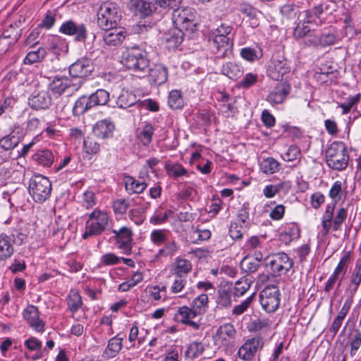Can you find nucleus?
<instances>
[{
    "mask_svg": "<svg viewBox=\"0 0 361 361\" xmlns=\"http://www.w3.org/2000/svg\"><path fill=\"white\" fill-rule=\"evenodd\" d=\"M121 63L126 69L137 74H145L149 70L147 53L137 47L126 49L122 54Z\"/></svg>",
    "mask_w": 361,
    "mask_h": 361,
    "instance_id": "1",
    "label": "nucleus"
},
{
    "mask_svg": "<svg viewBox=\"0 0 361 361\" xmlns=\"http://www.w3.org/2000/svg\"><path fill=\"white\" fill-rule=\"evenodd\" d=\"M327 166L337 171H343L348 164L349 155L345 145L341 142H332L326 149Z\"/></svg>",
    "mask_w": 361,
    "mask_h": 361,
    "instance_id": "2",
    "label": "nucleus"
},
{
    "mask_svg": "<svg viewBox=\"0 0 361 361\" xmlns=\"http://www.w3.org/2000/svg\"><path fill=\"white\" fill-rule=\"evenodd\" d=\"M121 18L119 8L114 2L103 3L97 11V23L102 30H109L118 26Z\"/></svg>",
    "mask_w": 361,
    "mask_h": 361,
    "instance_id": "3",
    "label": "nucleus"
},
{
    "mask_svg": "<svg viewBox=\"0 0 361 361\" xmlns=\"http://www.w3.org/2000/svg\"><path fill=\"white\" fill-rule=\"evenodd\" d=\"M233 28L229 25L221 24L214 30L212 35V45L216 49L214 53L220 57L226 56L231 53L233 47V39L229 36Z\"/></svg>",
    "mask_w": 361,
    "mask_h": 361,
    "instance_id": "4",
    "label": "nucleus"
},
{
    "mask_svg": "<svg viewBox=\"0 0 361 361\" xmlns=\"http://www.w3.org/2000/svg\"><path fill=\"white\" fill-rule=\"evenodd\" d=\"M109 221V216L106 212L99 209L94 210L88 215L82 238L101 235L106 229Z\"/></svg>",
    "mask_w": 361,
    "mask_h": 361,
    "instance_id": "5",
    "label": "nucleus"
},
{
    "mask_svg": "<svg viewBox=\"0 0 361 361\" xmlns=\"http://www.w3.org/2000/svg\"><path fill=\"white\" fill-rule=\"evenodd\" d=\"M197 16L191 7H178L173 11L172 21L177 29L193 32L197 25Z\"/></svg>",
    "mask_w": 361,
    "mask_h": 361,
    "instance_id": "6",
    "label": "nucleus"
},
{
    "mask_svg": "<svg viewBox=\"0 0 361 361\" xmlns=\"http://www.w3.org/2000/svg\"><path fill=\"white\" fill-rule=\"evenodd\" d=\"M28 191L36 202H44L50 197L51 183L47 177L35 175L30 180Z\"/></svg>",
    "mask_w": 361,
    "mask_h": 361,
    "instance_id": "7",
    "label": "nucleus"
},
{
    "mask_svg": "<svg viewBox=\"0 0 361 361\" xmlns=\"http://www.w3.org/2000/svg\"><path fill=\"white\" fill-rule=\"evenodd\" d=\"M259 302L266 312H275L280 304V291L279 288L274 285L265 287L260 292Z\"/></svg>",
    "mask_w": 361,
    "mask_h": 361,
    "instance_id": "8",
    "label": "nucleus"
},
{
    "mask_svg": "<svg viewBox=\"0 0 361 361\" xmlns=\"http://www.w3.org/2000/svg\"><path fill=\"white\" fill-rule=\"evenodd\" d=\"M290 72V66L282 54L273 55L267 68L269 77L274 80H281L284 75Z\"/></svg>",
    "mask_w": 361,
    "mask_h": 361,
    "instance_id": "9",
    "label": "nucleus"
},
{
    "mask_svg": "<svg viewBox=\"0 0 361 361\" xmlns=\"http://www.w3.org/2000/svg\"><path fill=\"white\" fill-rule=\"evenodd\" d=\"M267 266L269 267L273 274H286L293 267V261L284 252L277 253L267 258Z\"/></svg>",
    "mask_w": 361,
    "mask_h": 361,
    "instance_id": "10",
    "label": "nucleus"
},
{
    "mask_svg": "<svg viewBox=\"0 0 361 361\" xmlns=\"http://www.w3.org/2000/svg\"><path fill=\"white\" fill-rule=\"evenodd\" d=\"M62 128L63 126L59 124V122H54L45 125L44 121L32 118L27 121L26 130L27 133L36 134V135H41L44 130L48 135H54L61 133Z\"/></svg>",
    "mask_w": 361,
    "mask_h": 361,
    "instance_id": "11",
    "label": "nucleus"
},
{
    "mask_svg": "<svg viewBox=\"0 0 361 361\" xmlns=\"http://www.w3.org/2000/svg\"><path fill=\"white\" fill-rule=\"evenodd\" d=\"M59 32L66 35L74 36L77 42H84L87 37V30L85 24L72 20L64 22L59 27Z\"/></svg>",
    "mask_w": 361,
    "mask_h": 361,
    "instance_id": "12",
    "label": "nucleus"
},
{
    "mask_svg": "<svg viewBox=\"0 0 361 361\" xmlns=\"http://www.w3.org/2000/svg\"><path fill=\"white\" fill-rule=\"evenodd\" d=\"M236 331L233 324L227 323L220 326L216 333L215 342L220 347L228 348L234 345Z\"/></svg>",
    "mask_w": 361,
    "mask_h": 361,
    "instance_id": "13",
    "label": "nucleus"
},
{
    "mask_svg": "<svg viewBox=\"0 0 361 361\" xmlns=\"http://www.w3.org/2000/svg\"><path fill=\"white\" fill-rule=\"evenodd\" d=\"M263 347V342L260 338L255 337L247 340L239 348L238 355L245 361H251L254 359L256 353Z\"/></svg>",
    "mask_w": 361,
    "mask_h": 361,
    "instance_id": "14",
    "label": "nucleus"
},
{
    "mask_svg": "<svg viewBox=\"0 0 361 361\" xmlns=\"http://www.w3.org/2000/svg\"><path fill=\"white\" fill-rule=\"evenodd\" d=\"M23 316L29 326L37 332H43L44 322L39 318V312L37 307L30 305L23 311Z\"/></svg>",
    "mask_w": 361,
    "mask_h": 361,
    "instance_id": "15",
    "label": "nucleus"
},
{
    "mask_svg": "<svg viewBox=\"0 0 361 361\" xmlns=\"http://www.w3.org/2000/svg\"><path fill=\"white\" fill-rule=\"evenodd\" d=\"M102 39L104 44L109 47H116L120 45L125 39L126 35L123 27H115L109 30H104Z\"/></svg>",
    "mask_w": 361,
    "mask_h": 361,
    "instance_id": "16",
    "label": "nucleus"
},
{
    "mask_svg": "<svg viewBox=\"0 0 361 361\" xmlns=\"http://www.w3.org/2000/svg\"><path fill=\"white\" fill-rule=\"evenodd\" d=\"M93 71L91 61L87 59L78 60L69 67V73L74 78H84L90 75Z\"/></svg>",
    "mask_w": 361,
    "mask_h": 361,
    "instance_id": "17",
    "label": "nucleus"
},
{
    "mask_svg": "<svg viewBox=\"0 0 361 361\" xmlns=\"http://www.w3.org/2000/svg\"><path fill=\"white\" fill-rule=\"evenodd\" d=\"M290 90V85L286 82L279 83L267 97V100L274 104L282 103Z\"/></svg>",
    "mask_w": 361,
    "mask_h": 361,
    "instance_id": "18",
    "label": "nucleus"
},
{
    "mask_svg": "<svg viewBox=\"0 0 361 361\" xmlns=\"http://www.w3.org/2000/svg\"><path fill=\"white\" fill-rule=\"evenodd\" d=\"M51 103V98L46 91H42L29 98V105L34 109H45Z\"/></svg>",
    "mask_w": 361,
    "mask_h": 361,
    "instance_id": "19",
    "label": "nucleus"
},
{
    "mask_svg": "<svg viewBox=\"0 0 361 361\" xmlns=\"http://www.w3.org/2000/svg\"><path fill=\"white\" fill-rule=\"evenodd\" d=\"M111 232L115 235L116 240L121 243L120 248H123L130 251V243L132 240L133 232L130 228L126 226L121 228L119 230L113 229Z\"/></svg>",
    "mask_w": 361,
    "mask_h": 361,
    "instance_id": "20",
    "label": "nucleus"
},
{
    "mask_svg": "<svg viewBox=\"0 0 361 361\" xmlns=\"http://www.w3.org/2000/svg\"><path fill=\"white\" fill-rule=\"evenodd\" d=\"M150 80L156 85L164 84L168 79V70L161 64H156L152 68H149Z\"/></svg>",
    "mask_w": 361,
    "mask_h": 361,
    "instance_id": "21",
    "label": "nucleus"
},
{
    "mask_svg": "<svg viewBox=\"0 0 361 361\" xmlns=\"http://www.w3.org/2000/svg\"><path fill=\"white\" fill-rule=\"evenodd\" d=\"M14 252L11 238L4 234H0V260L4 261L10 258Z\"/></svg>",
    "mask_w": 361,
    "mask_h": 361,
    "instance_id": "22",
    "label": "nucleus"
},
{
    "mask_svg": "<svg viewBox=\"0 0 361 361\" xmlns=\"http://www.w3.org/2000/svg\"><path fill=\"white\" fill-rule=\"evenodd\" d=\"M115 130L114 123L109 119L99 121L92 128V131L95 135H109L113 134Z\"/></svg>",
    "mask_w": 361,
    "mask_h": 361,
    "instance_id": "23",
    "label": "nucleus"
},
{
    "mask_svg": "<svg viewBox=\"0 0 361 361\" xmlns=\"http://www.w3.org/2000/svg\"><path fill=\"white\" fill-rule=\"evenodd\" d=\"M196 316V312L193 309L186 306L179 308L178 312L175 314L176 319L184 324H189L190 326L197 328L198 325L190 319Z\"/></svg>",
    "mask_w": 361,
    "mask_h": 361,
    "instance_id": "24",
    "label": "nucleus"
},
{
    "mask_svg": "<svg viewBox=\"0 0 361 361\" xmlns=\"http://www.w3.org/2000/svg\"><path fill=\"white\" fill-rule=\"evenodd\" d=\"M233 293L232 285H224L220 287L218 290L217 303L224 307H228L231 305V296Z\"/></svg>",
    "mask_w": 361,
    "mask_h": 361,
    "instance_id": "25",
    "label": "nucleus"
},
{
    "mask_svg": "<svg viewBox=\"0 0 361 361\" xmlns=\"http://www.w3.org/2000/svg\"><path fill=\"white\" fill-rule=\"evenodd\" d=\"M281 13L283 19L295 23L300 16V8L293 4H285L281 8Z\"/></svg>",
    "mask_w": 361,
    "mask_h": 361,
    "instance_id": "26",
    "label": "nucleus"
},
{
    "mask_svg": "<svg viewBox=\"0 0 361 361\" xmlns=\"http://www.w3.org/2000/svg\"><path fill=\"white\" fill-rule=\"evenodd\" d=\"M125 187L129 194H140L147 188V184L142 181L135 180L132 176H126L124 178Z\"/></svg>",
    "mask_w": 361,
    "mask_h": 361,
    "instance_id": "27",
    "label": "nucleus"
},
{
    "mask_svg": "<svg viewBox=\"0 0 361 361\" xmlns=\"http://www.w3.org/2000/svg\"><path fill=\"white\" fill-rule=\"evenodd\" d=\"M137 102V99L134 93L123 90L118 97L116 104L120 108L126 109L132 106Z\"/></svg>",
    "mask_w": 361,
    "mask_h": 361,
    "instance_id": "28",
    "label": "nucleus"
},
{
    "mask_svg": "<svg viewBox=\"0 0 361 361\" xmlns=\"http://www.w3.org/2000/svg\"><path fill=\"white\" fill-rule=\"evenodd\" d=\"M192 269L189 260L182 258H176L172 269L173 274L176 276H186Z\"/></svg>",
    "mask_w": 361,
    "mask_h": 361,
    "instance_id": "29",
    "label": "nucleus"
},
{
    "mask_svg": "<svg viewBox=\"0 0 361 361\" xmlns=\"http://www.w3.org/2000/svg\"><path fill=\"white\" fill-rule=\"evenodd\" d=\"M335 203L332 204H327L326 210L322 215V232L326 235L331 228L333 223V217L334 214Z\"/></svg>",
    "mask_w": 361,
    "mask_h": 361,
    "instance_id": "30",
    "label": "nucleus"
},
{
    "mask_svg": "<svg viewBox=\"0 0 361 361\" xmlns=\"http://www.w3.org/2000/svg\"><path fill=\"white\" fill-rule=\"evenodd\" d=\"M88 99L92 108L98 105H105L109 100V93L103 89H99L90 94Z\"/></svg>",
    "mask_w": 361,
    "mask_h": 361,
    "instance_id": "31",
    "label": "nucleus"
},
{
    "mask_svg": "<svg viewBox=\"0 0 361 361\" xmlns=\"http://www.w3.org/2000/svg\"><path fill=\"white\" fill-rule=\"evenodd\" d=\"M222 73L232 80L240 78L243 74V69L235 63L228 62L223 65Z\"/></svg>",
    "mask_w": 361,
    "mask_h": 361,
    "instance_id": "32",
    "label": "nucleus"
},
{
    "mask_svg": "<svg viewBox=\"0 0 361 361\" xmlns=\"http://www.w3.org/2000/svg\"><path fill=\"white\" fill-rule=\"evenodd\" d=\"M123 346V338L117 336L111 338L109 342L104 354L107 357H114L120 352Z\"/></svg>",
    "mask_w": 361,
    "mask_h": 361,
    "instance_id": "33",
    "label": "nucleus"
},
{
    "mask_svg": "<svg viewBox=\"0 0 361 361\" xmlns=\"http://www.w3.org/2000/svg\"><path fill=\"white\" fill-rule=\"evenodd\" d=\"M259 167L262 173L270 175L279 170V163L273 157H267L261 161Z\"/></svg>",
    "mask_w": 361,
    "mask_h": 361,
    "instance_id": "34",
    "label": "nucleus"
},
{
    "mask_svg": "<svg viewBox=\"0 0 361 361\" xmlns=\"http://www.w3.org/2000/svg\"><path fill=\"white\" fill-rule=\"evenodd\" d=\"M70 85V80L67 77L56 76L49 85V89L59 94H62Z\"/></svg>",
    "mask_w": 361,
    "mask_h": 361,
    "instance_id": "35",
    "label": "nucleus"
},
{
    "mask_svg": "<svg viewBox=\"0 0 361 361\" xmlns=\"http://www.w3.org/2000/svg\"><path fill=\"white\" fill-rule=\"evenodd\" d=\"M154 0H135L134 6L143 16H148L156 10Z\"/></svg>",
    "mask_w": 361,
    "mask_h": 361,
    "instance_id": "36",
    "label": "nucleus"
},
{
    "mask_svg": "<svg viewBox=\"0 0 361 361\" xmlns=\"http://www.w3.org/2000/svg\"><path fill=\"white\" fill-rule=\"evenodd\" d=\"M34 160L43 166H50L54 161V155L50 150L45 149L37 152L33 156Z\"/></svg>",
    "mask_w": 361,
    "mask_h": 361,
    "instance_id": "37",
    "label": "nucleus"
},
{
    "mask_svg": "<svg viewBox=\"0 0 361 361\" xmlns=\"http://www.w3.org/2000/svg\"><path fill=\"white\" fill-rule=\"evenodd\" d=\"M90 109H92V106H90L88 97L83 95L75 101L73 107V114L74 116H80Z\"/></svg>",
    "mask_w": 361,
    "mask_h": 361,
    "instance_id": "38",
    "label": "nucleus"
},
{
    "mask_svg": "<svg viewBox=\"0 0 361 361\" xmlns=\"http://www.w3.org/2000/svg\"><path fill=\"white\" fill-rule=\"evenodd\" d=\"M251 280L247 278H241L235 283L233 287V293L237 297L243 295L250 288Z\"/></svg>",
    "mask_w": 361,
    "mask_h": 361,
    "instance_id": "39",
    "label": "nucleus"
},
{
    "mask_svg": "<svg viewBox=\"0 0 361 361\" xmlns=\"http://www.w3.org/2000/svg\"><path fill=\"white\" fill-rule=\"evenodd\" d=\"M47 55V51L44 48H39L37 51H30L27 54L24 63L25 64H32L42 61Z\"/></svg>",
    "mask_w": 361,
    "mask_h": 361,
    "instance_id": "40",
    "label": "nucleus"
},
{
    "mask_svg": "<svg viewBox=\"0 0 361 361\" xmlns=\"http://www.w3.org/2000/svg\"><path fill=\"white\" fill-rule=\"evenodd\" d=\"M260 266L261 263H259V261L248 257H245L240 262L241 269L247 273L257 271Z\"/></svg>",
    "mask_w": 361,
    "mask_h": 361,
    "instance_id": "41",
    "label": "nucleus"
},
{
    "mask_svg": "<svg viewBox=\"0 0 361 361\" xmlns=\"http://www.w3.org/2000/svg\"><path fill=\"white\" fill-rule=\"evenodd\" d=\"M168 104L172 109H180L183 106V99L180 92L176 90L171 91L169 96Z\"/></svg>",
    "mask_w": 361,
    "mask_h": 361,
    "instance_id": "42",
    "label": "nucleus"
},
{
    "mask_svg": "<svg viewBox=\"0 0 361 361\" xmlns=\"http://www.w3.org/2000/svg\"><path fill=\"white\" fill-rule=\"evenodd\" d=\"M183 30L177 29L171 33L166 34L165 40L170 44L171 47H177L183 42Z\"/></svg>",
    "mask_w": 361,
    "mask_h": 361,
    "instance_id": "43",
    "label": "nucleus"
},
{
    "mask_svg": "<svg viewBox=\"0 0 361 361\" xmlns=\"http://www.w3.org/2000/svg\"><path fill=\"white\" fill-rule=\"evenodd\" d=\"M68 307L72 312L78 311L82 305V299L78 292L71 291L68 298Z\"/></svg>",
    "mask_w": 361,
    "mask_h": 361,
    "instance_id": "44",
    "label": "nucleus"
},
{
    "mask_svg": "<svg viewBox=\"0 0 361 361\" xmlns=\"http://www.w3.org/2000/svg\"><path fill=\"white\" fill-rule=\"evenodd\" d=\"M347 215L348 212L346 209L341 207L338 209L332 223V228L334 231H337L341 229V225L347 218Z\"/></svg>",
    "mask_w": 361,
    "mask_h": 361,
    "instance_id": "45",
    "label": "nucleus"
},
{
    "mask_svg": "<svg viewBox=\"0 0 361 361\" xmlns=\"http://www.w3.org/2000/svg\"><path fill=\"white\" fill-rule=\"evenodd\" d=\"M83 147L86 153L89 154H97L99 151V144L94 137H86L83 141Z\"/></svg>",
    "mask_w": 361,
    "mask_h": 361,
    "instance_id": "46",
    "label": "nucleus"
},
{
    "mask_svg": "<svg viewBox=\"0 0 361 361\" xmlns=\"http://www.w3.org/2000/svg\"><path fill=\"white\" fill-rule=\"evenodd\" d=\"M166 172L170 177L178 178L188 173V171L180 164H169L165 166Z\"/></svg>",
    "mask_w": 361,
    "mask_h": 361,
    "instance_id": "47",
    "label": "nucleus"
},
{
    "mask_svg": "<svg viewBox=\"0 0 361 361\" xmlns=\"http://www.w3.org/2000/svg\"><path fill=\"white\" fill-rule=\"evenodd\" d=\"M351 283V288H350V295L351 298L356 293L358 287L361 283V268L357 267L355 266L354 271L353 272L352 276L350 278Z\"/></svg>",
    "mask_w": 361,
    "mask_h": 361,
    "instance_id": "48",
    "label": "nucleus"
},
{
    "mask_svg": "<svg viewBox=\"0 0 361 361\" xmlns=\"http://www.w3.org/2000/svg\"><path fill=\"white\" fill-rule=\"evenodd\" d=\"M150 240L154 245H160L167 241V233L165 230H154L150 234Z\"/></svg>",
    "mask_w": 361,
    "mask_h": 361,
    "instance_id": "49",
    "label": "nucleus"
},
{
    "mask_svg": "<svg viewBox=\"0 0 361 361\" xmlns=\"http://www.w3.org/2000/svg\"><path fill=\"white\" fill-rule=\"evenodd\" d=\"M255 295V293H253L251 295L244 300L240 305L235 306L233 308L232 314L235 315H240L244 313L252 303Z\"/></svg>",
    "mask_w": 361,
    "mask_h": 361,
    "instance_id": "50",
    "label": "nucleus"
},
{
    "mask_svg": "<svg viewBox=\"0 0 361 361\" xmlns=\"http://www.w3.org/2000/svg\"><path fill=\"white\" fill-rule=\"evenodd\" d=\"M204 351V346L201 343L192 342L190 344L186 355L190 358H195L199 356Z\"/></svg>",
    "mask_w": 361,
    "mask_h": 361,
    "instance_id": "51",
    "label": "nucleus"
},
{
    "mask_svg": "<svg viewBox=\"0 0 361 361\" xmlns=\"http://www.w3.org/2000/svg\"><path fill=\"white\" fill-rule=\"evenodd\" d=\"M1 37L10 40V43H16L20 37V33L18 28L10 25L8 29L4 31Z\"/></svg>",
    "mask_w": 361,
    "mask_h": 361,
    "instance_id": "52",
    "label": "nucleus"
},
{
    "mask_svg": "<svg viewBox=\"0 0 361 361\" xmlns=\"http://www.w3.org/2000/svg\"><path fill=\"white\" fill-rule=\"evenodd\" d=\"M178 250V246L174 240H172L168 243H166L164 247L160 249L157 253L158 256H172L173 255L176 251Z\"/></svg>",
    "mask_w": 361,
    "mask_h": 361,
    "instance_id": "53",
    "label": "nucleus"
},
{
    "mask_svg": "<svg viewBox=\"0 0 361 361\" xmlns=\"http://www.w3.org/2000/svg\"><path fill=\"white\" fill-rule=\"evenodd\" d=\"M338 40V37L334 32H324L320 35V46L333 45Z\"/></svg>",
    "mask_w": 361,
    "mask_h": 361,
    "instance_id": "54",
    "label": "nucleus"
},
{
    "mask_svg": "<svg viewBox=\"0 0 361 361\" xmlns=\"http://www.w3.org/2000/svg\"><path fill=\"white\" fill-rule=\"evenodd\" d=\"M240 56L246 61H254L262 56V53L260 51L258 53L256 50L250 47H245L240 50Z\"/></svg>",
    "mask_w": 361,
    "mask_h": 361,
    "instance_id": "55",
    "label": "nucleus"
},
{
    "mask_svg": "<svg viewBox=\"0 0 361 361\" xmlns=\"http://www.w3.org/2000/svg\"><path fill=\"white\" fill-rule=\"evenodd\" d=\"M129 207L128 202L125 199H118L113 202V209L116 214H124Z\"/></svg>",
    "mask_w": 361,
    "mask_h": 361,
    "instance_id": "56",
    "label": "nucleus"
},
{
    "mask_svg": "<svg viewBox=\"0 0 361 361\" xmlns=\"http://www.w3.org/2000/svg\"><path fill=\"white\" fill-rule=\"evenodd\" d=\"M310 28L308 25L300 21L293 31V35L296 38H302L310 35Z\"/></svg>",
    "mask_w": 361,
    "mask_h": 361,
    "instance_id": "57",
    "label": "nucleus"
},
{
    "mask_svg": "<svg viewBox=\"0 0 361 361\" xmlns=\"http://www.w3.org/2000/svg\"><path fill=\"white\" fill-rule=\"evenodd\" d=\"M342 183L339 180L334 182L329 190V195L336 202L341 199Z\"/></svg>",
    "mask_w": 361,
    "mask_h": 361,
    "instance_id": "58",
    "label": "nucleus"
},
{
    "mask_svg": "<svg viewBox=\"0 0 361 361\" xmlns=\"http://www.w3.org/2000/svg\"><path fill=\"white\" fill-rule=\"evenodd\" d=\"M19 142L18 137H1L0 145L5 150H9L15 147Z\"/></svg>",
    "mask_w": 361,
    "mask_h": 361,
    "instance_id": "59",
    "label": "nucleus"
},
{
    "mask_svg": "<svg viewBox=\"0 0 361 361\" xmlns=\"http://www.w3.org/2000/svg\"><path fill=\"white\" fill-rule=\"evenodd\" d=\"M17 100L13 97H6L0 106V116L5 113L11 112Z\"/></svg>",
    "mask_w": 361,
    "mask_h": 361,
    "instance_id": "60",
    "label": "nucleus"
},
{
    "mask_svg": "<svg viewBox=\"0 0 361 361\" xmlns=\"http://www.w3.org/2000/svg\"><path fill=\"white\" fill-rule=\"evenodd\" d=\"M360 345L361 332L359 330H355L353 338L350 341V355L352 357L355 355V353L360 348Z\"/></svg>",
    "mask_w": 361,
    "mask_h": 361,
    "instance_id": "61",
    "label": "nucleus"
},
{
    "mask_svg": "<svg viewBox=\"0 0 361 361\" xmlns=\"http://www.w3.org/2000/svg\"><path fill=\"white\" fill-rule=\"evenodd\" d=\"M183 0H155V4L164 9H176Z\"/></svg>",
    "mask_w": 361,
    "mask_h": 361,
    "instance_id": "62",
    "label": "nucleus"
},
{
    "mask_svg": "<svg viewBox=\"0 0 361 361\" xmlns=\"http://www.w3.org/2000/svg\"><path fill=\"white\" fill-rule=\"evenodd\" d=\"M300 154V149L296 146H290L287 152L282 155V158L286 161H292L297 159Z\"/></svg>",
    "mask_w": 361,
    "mask_h": 361,
    "instance_id": "63",
    "label": "nucleus"
},
{
    "mask_svg": "<svg viewBox=\"0 0 361 361\" xmlns=\"http://www.w3.org/2000/svg\"><path fill=\"white\" fill-rule=\"evenodd\" d=\"M208 303V296L207 294H201L196 297L192 301V309L194 310H201L207 306Z\"/></svg>",
    "mask_w": 361,
    "mask_h": 361,
    "instance_id": "64",
    "label": "nucleus"
}]
</instances>
